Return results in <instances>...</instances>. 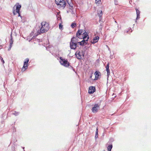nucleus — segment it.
Masks as SVG:
<instances>
[{
  "label": "nucleus",
  "instance_id": "obj_28",
  "mask_svg": "<svg viewBox=\"0 0 151 151\" xmlns=\"http://www.w3.org/2000/svg\"><path fill=\"white\" fill-rule=\"evenodd\" d=\"M103 25L102 24H101L99 26V30H101L102 29V27H103Z\"/></svg>",
  "mask_w": 151,
  "mask_h": 151
},
{
  "label": "nucleus",
  "instance_id": "obj_27",
  "mask_svg": "<svg viewBox=\"0 0 151 151\" xmlns=\"http://www.w3.org/2000/svg\"><path fill=\"white\" fill-rule=\"evenodd\" d=\"M136 11L137 15L140 14V11L137 9L136 8Z\"/></svg>",
  "mask_w": 151,
  "mask_h": 151
},
{
  "label": "nucleus",
  "instance_id": "obj_37",
  "mask_svg": "<svg viewBox=\"0 0 151 151\" xmlns=\"http://www.w3.org/2000/svg\"><path fill=\"white\" fill-rule=\"evenodd\" d=\"M129 30H127L125 31V32H126L127 33H128L129 32Z\"/></svg>",
  "mask_w": 151,
  "mask_h": 151
},
{
  "label": "nucleus",
  "instance_id": "obj_18",
  "mask_svg": "<svg viewBox=\"0 0 151 151\" xmlns=\"http://www.w3.org/2000/svg\"><path fill=\"white\" fill-rule=\"evenodd\" d=\"M98 137V128H97L96 131V134L95 137V139H96Z\"/></svg>",
  "mask_w": 151,
  "mask_h": 151
},
{
  "label": "nucleus",
  "instance_id": "obj_36",
  "mask_svg": "<svg viewBox=\"0 0 151 151\" xmlns=\"http://www.w3.org/2000/svg\"><path fill=\"white\" fill-rule=\"evenodd\" d=\"M70 67L71 68L73 69V71H75V69H74V68H73V67H72L71 66H70Z\"/></svg>",
  "mask_w": 151,
  "mask_h": 151
},
{
  "label": "nucleus",
  "instance_id": "obj_4",
  "mask_svg": "<svg viewBox=\"0 0 151 151\" xmlns=\"http://www.w3.org/2000/svg\"><path fill=\"white\" fill-rule=\"evenodd\" d=\"M100 104H95L93 107L92 111L93 113H96L100 109Z\"/></svg>",
  "mask_w": 151,
  "mask_h": 151
},
{
  "label": "nucleus",
  "instance_id": "obj_14",
  "mask_svg": "<svg viewBox=\"0 0 151 151\" xmlns=\"http://www.w3.org/2000/svg\"><path fill=\"white\" fill-rule=\"evenodd\" d=\"M13 43V40H12V34L11 35V39L10 41V45L8 49V50L9 51L10 50L12 47V45Z\"/></svg>",
  "mask_w": 151,
  "mask_h": 151
},
{
  "label": "nucleus",
  "instance_id": "obj_15",
  "mask_svg": "<svg viewBox=\"0 0 151 151\" xmlns=\"http://www.w3.org/2000/svg\"><path fill=\"white\" fill-rule=\"evenodd\" d=\"M28 64L24 63V65L22 69V71H24L27 68Z\"/></svg>",
  "mask_w": 151,
  "mask_h": 151
},
{
  "label": "nucleus",
  "instance_id": "obj_33",
  "mask_svg": "<svg viewBox=\"0 0 151 151\" xmlns=\"http://www.w3.org/2000/svg\"><path fill=\"white\" fill-rule=\"evenodd\" d=\"M137 18H136V19L137 20L139 19L140 18V14L139 15H137Z\"/></svg>",
  "mask_w": 151,
  "mask_h": 151
},
{
  "label": "nucleus",
  "instance_id": "obj_12",
  "mask_svg": "<svg viewBox=\"0 0 151 151\" xmlns=\"http://www.w3.org/2000/svg\"><path fill=\"white\" fill-rule=\"evenodd\" d=\"M78 38L76 37H76H73L71 39V41L77 43V42L78 41Z\"/></svg>",
  "mask_w": 151,
  "mask_h": 151
},
{
  "label": "nucleus",
  "instance_id": "obj_40",
  "mask_svg": "<svg viewBox=\"0 0 151 151\" xmlns=\"http://www.w3.org/2000/svg\"><path fill=\"white\" fill-rule=\"evenodd\" d=\"M22 148H23V149L24 150V147H22Z\"/></svg>",
  "mask_w": 151,
  "mask_h": 151
},
{
  "label": "nucleus",
  "instance_id": "obj_35",
  "mask_svg": "<svg viewBox=\"0 0 151 151\" xmlns=\"http://www.w3.org/2000/svg\"><path fill=\"white\" fill-rule=\"evenodd\" d=\"M114 3H115V4L116 5H117L118 4L117 3V1H116H116H114Z\"/></svg>",
  "mask_w": 151,
  "mask_h": 151
},
{
  "label": "nucleus",
  "instance_id": "obj_10",
  "mask_svg": "<svg viewBox=\"0 0 151 151\" xmlns=\"http://www.w3.org/2000/svg\"><path fill=\"white\" fill-rule=\"evenodd\" d=\"M41 26L43 27L44 26V28H45L46 27L49 28L48 24L46 22H42L41 23Z\"/></svg>",
  "mask_w": 151,
  "mask_h": 151
},
{
  "label": "nucleus",
  "instance_id": "obj_21",
  "mask_svg": "<svg viewBox=\"0 0 151 151\" xmlns=\"http://www.w3.org/2000/svg\"><path fill=\"white\" fill-rule=\"evenodd\" d=\"M77 25L76 24V23H72L71 25V26L72 28H74Z\"/></svg>",
  "mask_w": 151,
  "mask_h": 151
},
{
  "label": "nucleus",
  "instance_id": "obj_11",
  "mask_svg": "<svg viewBox=\"0 0 151 151\" xmlns=\"http://www.w3.org/2000/svg\"><path fill=\"white\" fill-rule=\"evenodd\" d=\"M99 37L98 36L95 37L93 38V41H91V42L93 44L97 42L99 40Z\"/></svg>",
  "mask_w": 151,
  "mask_h": 151
},
{
  "label": "nucleus",
  "instance_id": "obj_19",
  "mask_svg": "<svg viewBox=\"0 0 151 151\" xmlns=\"http://www.w3.org/2000/svg\"><path fill=\"white\" fill-rule=\"evenodd\" d=\"M98 14L100 18V19H101V17L102 15V11H99L98 12Z\"/></svg>",
  "mask_w": 151,
  "mask_h": 151
},
{
  "label": "nucleus",
  "instance_id": "obj_34",
  "mask_svg": "<svg viewBox=\"0 0 151 151\" xmlns=\"http://www.w3.org/2000/svg\"><path fill=\"white\" fill-rule=\"evenodd\" d=\"M35 40H36L38 42H40V40L38 39H36Z\"/></svg>",
  "mask_w": 151,
  "mask_h": 151
},
{
  "label": "nucleus",
  "instance_id": "obj_3",
  "mask_svg": "<svg viewBox=\"0 0 151 151\" xmlns=\"http://www.w3.org/2000/svg\"><path fill=\"white\" fill-rule=\"evenodd\" d=\"M55 2L57 5L59 6L60 7L63 9H64L66 6V3L64 0H55Z\"/></svg>",
  "mask_w": 151,
  "mask_h": 151
},
{
  "label": "nucleus",
  "instance_id": "obj_29",
  "mask_svg": "<svg viewBox=\"0 0 151 151\" xmlns=\"http://www.w3.org/2000/svg\"><path fill=\"white\" fill-rule=\"evenodd\" d=\"M78 30L81 31L80 32H81V34H82V35H83V33L85 31V30H83V29H79V30Z\"/></svg>",
  "mask_w": 151,
  "mask_h": 151
},
{
  "label": "nucleus",
  "instance_id": "obj_45",
  "mask_svg": "<svg viewBox=\"0 0 151 151\" xmlns=\"http://www.w3.org/2000/svg\"><path fill=\"white\" fill-rule=\"evenodd\" d=\"M114 1H116V0H114Z\"/></svg>",
  "mask_w": 151,
  "mask_h": 151
},
{
  "label": "nucleus",
  "instance_id": "obj_38",
  "mask_svg": "<svg viewBox=\"0 0 151 151\" xmlns=\"http://www.w3.org/2000/svg\"><path fill=\"white\" fill-rule=\"evenodd\" d=\"M2 47V46L0 45V49H1Z\"/></svg>",
  "mask_w": 151,
  "mask_h": 151
},
{
  "label": "nucleus",
  "instance_id": "obj_23",
  "mask_svg": "<svg viewBox=\"0 0 151 151\" xmlns=\"http://www.w3.org/2000/svg\"><path fill=\"white\" fill-rule=\"evenodd\" d=\"M29 59L28 58H26L25 60V61L24 62V63H27V64H28V63L29 61Z\"/></svg>",
  "mask_w": 151,
  "mask_h": 151
},
{
  "label": "nucleus",
  "instance_id": "obj_39",
  "mask_svg": "<svg viewBox=\"0 0 151 151\" xmlns=\"http://www.w3.org/2000/svg\"><path fill=\"white\" fill-rule=\"evenodd\" d=\"M108 150V151H111V150Z\"/></svg>",
  "mask_w": 151,
  "mask_h": 151
},
{
  "label": "nucleus",
  "instance_id": "obj_20",
  "mask_svg": "<svg viewBox=\"0 0 151 151\" xmlns=\"http://www.w3.org/2000/svg\"><path fill=\"white\" fill-rule=\"evenodd\" d=\"M19 112L14 111L12 113V114L15 115V116H17L19 115Z\"/></svg>",
  "mask_w": 151,
  "mask_h": 151
},
{
  "label": "nucleus",
  "instance_id": "obj_41",
  "mask_svg": "<svg viewBox=\"0 0 151 151\" xmlns=\"http://www.w3.org/2000/svg\"><path fill=\"white\" fill-rule=\"evenodd\" d=\"M34 36H33V37H32V38H33V39H34Z\"/></svg>",
  "mask_w": 151,
  "mask_h": 151
},
{
  "label": "nucleus",
  "instance_id": "obj_17",
  "mask_svg": "<svg viewBox=\"0 0 151 151\" xmlns=\"http://www.w3.org/2000/svg\"><path fill=\"white\" fill-rule=\"evenodd\" d=\"M76 57H77V58L78 59H80L81 58V54L80 52V51H79V52L78 53V54H77L76 53L75 54Z\"/></svg>",
  "mask_w": 151,
  "mask_h": 151
},
{
  "label": "nucleus",
  "instance_id": "obj_2",
  "mask_svg": "<svg viewBox=\"0 0 151 151\" xmlns=\"http://www.w3.org/2000/svg\"><path fill=\"white\" fill-rule=\"evenodd\" d=\"M60 62L61 65L66 67L70 66V63L67 59H63L62 57H60Z\"/></svg>",
  "mask_w": 151,
  "mask_h": 151
},
{
  "label": "nucleus",
  "instance_id": "obj_43",
  "mask_svg": "<svg viewBox=\"0 0 151 151\" xmlns=\"http://www.w3.org/2000/svg\"><path fill=\"white\" fill-rule=\"evenodd\" d=\"M115 22L116 23V21H115Z\"/></svg>",
  "mask_w": 151,
  "mask_h": 151
},
{
  "label": "nucleus",
  "instance_id": "obj_1",
  "mask_svg": "<svg viewBox=\"0 0 151 151\" xmlns=\"http://www.w3.org/2000/svg\"><path fill=\"white\" fill-rule=\"evenodd\" d=\"M15 6L13 8V14L14 15H15L18 13V16H20L22 18V16L20 15V13L21 5L18 3L16 4V8H15Z\"/></svg>",
  "mask_w": 151,
  "mask_h": 151
},
{
  "label": "nucleus",
  "instance_id": "obj_26",
  "mask_svg": "<svg viewBox=\"0 0 151 151\" xmlns=\"http://www.w3.org/2000/svg\"><path fill=\"white\" fill-rule=\"evenodd\" d=\"M95 2L96 4H100L101 2L100 0H95Z\"/></svg>",
  "mask_w": 151,
  "mask_h": 151
},
{
  "label": "nucleus",
  "instance_id": "obj_31",
  "mask_svg": "<svg viewBox=\"0 0 151 151\" xmlns=\"http://www.w3.org/2000/svg\"><path fill=\"white\" fill-rule=\"evenodd\" d=\"M0 59H1V62L3 63H4V61L3 60L1 56H0Z\"/></svg>",
  "mask_w": 151,
  "mask_h": 151
},
{
  "label": "nucleus",
  "instance_id": "obj_6",
  "mask_svg": "<svg viewBox=\"0 0 151 151\" xmlns=\"http://www.w3.org/2000/svg\"><path fill=\"white\" fill-rule=\"evenodd\" d=\"M44 26L43 27L42 26L41 27L40 29V32H39V31H38V33H39L40 34V33H43L45 32H46L47 31V30L49 29L48 28H44Z\"/></svg>",
  "mask_w": 151,
  "mask_h": 151
},
{
  "label": "nucleus",
  "instance_id": "obj_32",
  "mask_svg": "<svg viewBox=\"0 0 151 151\" xmlns=\"http://www.w3.org/2000/svg\"><path fill=\"white\" fill-rule=\"evenodd\" d=\"M83 41H81V42H78L77 43H78L79 44V45L81 46H82V43L83 42Z\"/></svg>",
  "mask_w": 151,
  "mask_h": 151
},
{
  "label": "nucleus",
  "instance_id": "obj_9",
  "mask_svg": "<svg viewBox=\"0 0 151 151\" xmlns=\"http://www.w3.org/2000/svg\"><path fill=\"white\" fill-rule=\"evenodd\" d=\"M100 73L98 71H96L94 73L95 75V78L94 80H97L99 78V76H100Z\"/></svg>",
  "mask_w": 151,
  "mask_h": 151
},
{
  "label": "nucleus",
  "instance_id": "obj_24",
  "mask_svg": "<svg viewBox=\"0 0 151 151\" xmlns=\"http://www.w3.org/2000/svg\"><path fill=\"white\" fill-rule=\"evenodd\" d=\"M81 41H83V42L82 43V46L84 44L87 43V41H86V40H82Z\"/></svg>",
  "mask_w": 151,
  "mask_h": 151
},
{
  "label": "nucleus",
  "instance_id": "obj_13",
  "mask_svg": "<svg viewBox=\"0 0 151 151\" xmlns=\"http://www.w3.org/2000/svg\"><path fill=\"white\" fill-rule=\"evenodd\" d=\"M106 70L107 72V76H109L110 74V72L109 70V64L108 63L106 67Z\"/></svg>",
  "mask_w": 151,
  "mask_h": 151
},
{
  "label": "nucleus",
  "instance_id": "obj_7",
  "mask_svg": "<svg viewBox=\"0 0 151 151\" xmlns=\"http://www.w3.org/2000/svg\"><path fill=\"white\" fill-rule=\"evenodd\" d=\"M95 88L94 86H90L88 89V93L89 94L93 93L95 91Z\"/></svg>",
  "mask_w": 151,
  "mask_h": 151
},
{
  "label": "nucleus",
  "instance_id": "obj_8",
  "mask_svg": "<svg viewBox=\"0 0 151 151\" xmlns=\"http://www.w3.org/2000/svg\"><path fill=\"white\" fill-rule=\"evenodd\" d=\"M83 35L82 37H83V39L85 40L86 38H87V39L86 40V41H88V40L89 38V37L87 33L85 31L83 33Z\"/></svg>",
  "mask_w": 151,
  "mask_h": 151
},
{
  "label": "nucleus",
  "instance_id": "obj_30",
  "mask_svg": "<svg viewBox=\"0 0 151 151\" xmlns=\"http://www.w3.org/2000/svg\"><path fill=\"white\" fill-rule=\"evenodd\" d=\"M114 141V139L112 138H110L109 139V142H113Z\"/></svg>",
  "mask_w": 151,
  "mask_h": 151
},
{
  "label": "nucleus",
  "instance_id": "obj_16",
  "mask_svg": "<svg viewBox=\"0 0 151 151\" xmlns=\"http://www.w3.org/2000/svg\"><path fill=\"white\" fill-rule=\"evenodd\" d=\"M80 30H78L76 33V37L82 39L81 36L82 35L81 32H80Z\"/></svg>",
  "mask_w": 151,
  "mask_h": 151
},
{
  "label": "nucleus",
  "instance_id": "obj_42",
  "mask_svg": "<svg viewBox=\"0 0 151 151\" xmlns=\"http://www.w3.org/2000/svg\"><path fill=\"white\" fill-rule=\"evenodd\" d=\"M91 77H92V76H91L90 78H91Z\"/></svg>",
  "mask_w": 151,
  "mask_h": 151
},
{
  "label": "nucleus",
  "instance_id": "obj_25",
  "mask_svg": "<svg viewBox=\"0 0 151 151\" xmlns=\"http://www.w3.org/2000/svg\"><path fill=\"white\" fill-rule=\"evenodd\" d=\"M59 29L61 30H62V29H63V25H62L60 23L59 24Z\"/></svg>",
  "mask_w": 151,
  "mask_h": 151
},
{
  "label": "nucleus",
  "instance_id": "obj_5",
  "mask_svg": "<svg viewBox=\"0 0 151 151\" xmlns=\"http://www.w3.org/2000/svg\"><path fill=\"white\" fill-rule=\"evenodd\" d=\"M70 47L71 49L75 50L77 47V43L71 41L70 42Z\"/></svg>",
  "mask_w": 151,
  "mask_h": 151
},
{
  "label": "nucleus",
  "instance_id": "obj_44",
  "mask_svg": "<svg viewBox=\"0 0 151 151\" xmlns=\"http://www.w3.org/2000/svg\"><path fill=\"white\" fill-rule=\"evenodd\" d=\"M103 151H105V150H104Z\"/></svg>",
  "mask_w": 151,
  "mask_h": 151
},
{
  "label": "nucleus",
  "instance_id": "obj_22",
  "mask_svg": "<svg viewBox=\"0 0 151 151\" xmlns=\"http://www.w3.org/2000/svg\"><path fill=\"white\" fill-rule=\"evenodd\" d=\"M113 146L112 144H110L107 147L108 150H111Z\"/></svg>",
  "mask_w": 151,
  "mask_h": 151
}]
</instances>
